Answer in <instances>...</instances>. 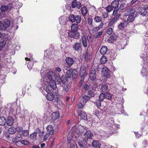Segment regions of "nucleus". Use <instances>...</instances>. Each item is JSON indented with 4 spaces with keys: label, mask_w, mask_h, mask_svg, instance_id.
I'll return each mask as SVG.
<instances>
[{
    "label": "nucleus",
    "mask_w": 148,
    "mask_h": 148,
    "mask_svg": "<svg viewBox=\"0 0 148 148\" xmlns=\"http://www.w3.org/2000/svg\"><path fill=\"white\" fill-rule=\"evenodd\" d=\"M107 60L106 57L105 56H102L100 59V62L102 64H104L106 62Z\"/></svg>",
    "instance_id": "46"
},
{
    "label": "nucleus",
    "mask_w": 148,
    "mask_h": 148,
    "mask_svg": "<svg viewBox=\"0 0 148 148\" xmlns=\"http://www.w3.org/2000/svg\"><path fill=\"white\" fill-rule=\"evenodd\" d=\"M21 144L24 145H27L29 143V142L28 140H22L21 141Z\"/></svg>",
    "instance_id": "61"
},
{
    "label": "nucleus",
    "mask_w": 148,
    "mask_h": 148,
    "mask_svg": "<svg viewBox=\"0 0 148 148\" xmlns=\"http://www.w3.org/2000/svg\"><path fill=\"white\" fill-rule=\"evenodd\" d=\"M70 148H77V146L74 140H72L71 143L68 144Z\"/></svg>",
    "instance_id": "36"
},
{
    "label": "nucleus",
    "mask_w": 148,
    "mask_h": 148,
    "mask_svg": "<svg viewBox=\"0 0 148 148\" xmlns=\"http://www.w3.org/2000/svg\"><path fill=\"white\" fill-rule=\"evenodd\" d=\"M46 97L48 100L51 101H53V100L57 101L58 100V94L56 92H54L53 93H48Z\"/></svg>",
    "instance_id": "2"
},
{
    "label": "nucleus",
    "mask_w": 148,
    "mask_h": 148,
    "mask_svg": "<svg viewBox=\"0 0 148 148\" xmlns=\"http://www.w3.org/2000/svg\"><path fill=\"white\" fill-rule=\"evenodd\" d=\"M87 10L86 7H84L82 8V13L83 15H85L87 13Z\"/></svg>",
    "instance_id": "44"
},
{
    "label": "nucleus",
    "mask_w": 148,
    "mask_h": 148,
    "mask_svg": "<svg viewBox=\"0 0 148 148\" xmlns=\"http://www.w3.org/2000/svg\"><path fill=\"white\" fill-rule=\"evenodd\" d=\"M100 29V27L99 26L94 28L92 29V32L93 34L96 33Z\"/></svg>",
    "instance_id": "50"
},
{
    "label": "nucleus",
    "mask_w": 148,
    "mask_h": 148,
    "mask_svg": "<svg viewBox=\"0 0 148 148\" xmlns=\"http://www.w3.org/2000/svg\"><path fill=\"white\" fill-rule=\"evenodd\" d=\"M106 9L107 11L108 12H110L113 9L112 6L110 5H108L106 8Z\"/></svg>",
    "instance_id": "53"
},
{
    "label": "nucleus",
    "mask_w": 148,
    "mask_h": 148,
    "mask_svg": "<svg viewBox=\"0 0 148 148\" xmlns=\"http://www.w3.org/2000/svg\"><path fill=\"white\" fill-rule=\"evenodd\" d=\"M86 66L84 65H82L80 67L79 71L80 76L81 77H83L86 74Z\"/></svg>",
    "instance_id": "10"
},
{
    "label": "nucleus",
    "mask_w": 148,
    "mask_h": 148,
    "mask_svg": "<svg viewBox=\"0 0 148 148\" xmlns=\"http://www.w3.org/2000/svg\"><path fill=\"white\" fill-rule=\"evenodd\" d=\"M71 73L73 79H75L77 76V71L75 69H74L71 71Z\"/></svg>",
    "instance_id": "39"
},
{
    "label": "nucleus",
    "mask_w": 148,
    "mask_h": 148,
    "mask_svg": "<svg viewBox=\"0 0 148 148\" xmlns=\"http://www.w3.org/2000/svg\"><path fill=\"white\" fill-rule=\"evenodd\" d=\"M8 110L10 112L15 113L16 110V106L15 104L9 103L8 105Z\"/></svg>",
    "instance_id": "7"
},
{
    "label": "nucleus",
    "mask_w": 148,
    "mask_h": 148,
    "mask_svg": "<svg viewBox=\"0 0 148 148\" xmlns=\"http://www.w3.org/2000/svg\"><path fill=\"white\" fill-rule=\"evenodd\" d=\"M47 78L49 79V81L53 80V78L54 77V74L52 71H49L47 73Z\"/></svg>",
    "instance_id": "15"
},
{
    "label": "nucleus",
    "mask_w": 148,
    "mask_h": 148,
    "mask_svg": "<svg viewBox=\"0 0 148 148\" xmlns=\"http://www.w3.org/2000/svg\"><path fill=\"white\" fill-rule=\"evenodd\" d=\"M101 73L103 76L108 77L110 75V70L107 67H105L102 69Z\"/></svg>",
    "instance_id": "8"
},
{
    "label": "nucleus",
    "mask_w": 148,
    "mask_h": 148,
    "mask_svg": "<svg viewBox=\"0 0 148 148\" xmlns=\"http://www.w3.org/2000/svg\"><path fill=\"white\" fill-rule=\"evenodd\" d=\"M73 50L75 51H78L81 49L82 46L80 43L76 42L72 46Z\"/></svg>",
    "instance_id": "9"
},
{
    "label": "nucleus",
    "mask_w": 148,
    "mask_h": 148,
    "mask_svg": "<svg viewBox=\"0 0 148 148\" xmlns=\"http://www.w3.org/2000/svg\"><path fill=\"white\" fill-rule=\"evenodd\" d=\"M72 140H74L73 138V134L71 132H69L67 136V141L68 144L71 143Z\"/></svg>",
    "instance_id": "34"
},
{
    "label": "nucleus",
    "mask_w": 148,
    "mask_h": 148,
    "mask_svg": "<svg viewBox=\"0 0 148 148\" xmlns=\"http://www.w3.org/2000/svg\"><path fill=\"white\" fill-rule=\"evenodd\" d=\"M117 37L116 35H112L108 39V42L109 43H113L114 41L116 40Z\"/></svg>",
    "instance_id": "28"
},
{
    "label": "nucleus",
    "mask_w": 148,
    "mask_h": 148,
    "mask_svg": "<svg viewBox=\"0 0 148 148\" xmlns=\"http://www.w3.org/2000/svg\"><path fill=\"white\" fill-rule=\"evenodd\" d=\"M81 39L83 47L85 48L86 47H87L88 43L86 36H82Z\"/></svg>",
    "instance_id": "17"
},
{
    "label": "nucleus",
    "mask_w": 148,
    "mask_h": 148,
    "mask_svg": "<svg viewBox=\"0 0 148 148\" xmlns=\"http://www.w3.org/2000/svg\"><path fill=\"white\" fill-rule=\"evenodd\" d=\"M22 139L21 136H16L13 138L12 139V142L14 143H17Z\"/></svg>",
    "instance_id": "31"
},
{
    "label": "nucleus",
    "mask_w": 148,
    "mask_h": 148,
    "mask_svg": "<svg viewBox=\"0 0 148 148\" xmlns=\"http://www.w3.org/2000/svg\"><path fill=\"white\" fill-rule=\"evenodd\" d=\"M60 115L59 112H53L52 114L51 118L52 120H55L58 119L60 117Z\"/></svg>",
    "instance_id": "20"
},
{
    "label": "nucleus",
    "mask_w": 148,
    "mask_h": 148,
    "mask_svg": "<svg viewBox=\"0 0 148 148\" xmlns=\"http://www.w3.org/2000/svg\"><path fill=\"white\" fill-rule=\"evenodd\" d=\"M92 146L95 148H99L101 144L98 141L94 140L92 143Z\"/></svg>",
    "instance_id": "23"
},
{
    "label": "nucleus",
    "mask_w": 148,
    "mask_h": 148,
    "mask_svg": "<svg viewBox=\"0 0 148 148\" xmlns=\"http://www.w3.org/2000/svg\"><path fill=\"white\" fill-rule=\"evenodd\" d=\"M88 95L90 96V97H89L90 98L93 97L95 95L94 92L91 90H88Z\"/></svg>",
    "instance_id": "51"
},
{
    "label": "nucleus",
    "mask_w": 148,
    "mask_h": 148,
    "mask_svg": "<svg viewBox=\"0 0 148 148\" xmlns=\"http://www.w3.org/2000/svg\"><path fill=\"white\" fill-rule=\"evenodd\" d=\"M126 7V4L125 3L121 4L120 6L119 9L121 10H123Z\"/></svg>",
    "instance_id": "49"
},
{
    "label": "nucleus",
    "mask_w": 148,
    "mask_h": 148,
    "mask_svg": "<svg viewBox=\"0 0 148 148\" xmlns=\"http://www.w3.org/2000/svg\"><path fill=\"white\" fill-rule=\"evenodd\" d=\"M17 131V127L15 128L13 127H11L9 128L8 130V132L10 134H14Z\"/></svg>",
    "instance_id": "26"
},
{
    "label": "nucleus",
    "mask_w": 148,
    "mask_h": 148,
    "mask_svg": "<svg viewBox=\"0 0 148 148\" xmlns=\"http://www.w3.org/2000/svg\"><path fill=\"white\" fill-rule=\"evenodd\" d=\"M10 23L9 20L6 19L4 20L3 25L5 28V30L10 26Z\"/></svg>",
    "instance_id": "27"
},
{
    "label": "nucleus",
    "mask_w": 148,
    "mask_h": 148,
    "mask_svg": "<svg viewBox=\"0 0 148 148\" xmlns=\"http://www.w3.org/2000/svg\"><path fill=\"white\" fill-rule=\"evenodd\" d=\"M106 95L107 99L109 100H110L111 99L112 96L111 95L108 93H105Z\"/></svg>",
    "instance_id": "64"
},
{
    "label": "nucleus",
    "mask_w": 148,
    "mask_h": 148,
    "mask_svg": "<svg viewBox=\"0 0 148 148\" xmlns=\"http://www.w3.org/2000/svg\"><path fill=\"white\" fill-rule=\"evenodd\" d=\"M4 27L3 24H2L1 21H0V30H5V28Z\"/></svg>",
    "instance_id": "58"
},
{
    "label": "nucleus",
    "mask_w": 148,
    "mask_h": 148,
    "mask_svg": "<svg viewBox=\"0 0 148 148\" xmlns=\"http://www.w3.org/2000/svg\"><path fill=\"white\" fill-rule=\"evenodd\" d=\"M113 31L112 28H108L107 30V33L109 35H110L112 34Z\"/></svg>",
    "instance_id": "62"
},
{
    "label": "nucleus",
    "mask_w": 148,
    "mask_h": 148,
    "mask_svg": "<svg viewBox=\"0 0 148 148\" xmlns=\"http://www.w3.org/2000/svg\"><path fill=\"white\" fill-rule=\"evenodd\" d=\"M59 19L60 23L62 25H65L67 21L66 17L64 16H61Z\"/></svg>",
    "instance_id": "18"
},
{
    "label": "nucleus",
    "mask_w": 148,
    "mask_h": 148,
    "mask_svg": "<svg viewBox=\"0 0 148 148\" xmlns=\"http://www.w3.org/2000/svg\"><path fill=\"white\" fill-rule=\"evenodd\" d=\"M108 89V86L106 85H102L101 89L103 92H106Z\"/></svg>",
    "instance_id": "48"
},
{
    "label": "nucleus",
    "mask_w": 148,
    "mask_h": 148,
    "mask_svg": "<svg viewBox=\"0 0 148 148\" xmlns=\"http://www.w3.org/2000/svg\"><path fill=\"white\" fill-rule=\"evenodd\" d=\"M72 7L73 8L77 7L78 9L81 7V3L80 2H77L76 0H74L72 3Z\"/></svg>",
    "instance_id": "12"
},
{
    "label": "nucleus",
    "mask_w": 148,
    "mask_h": 148,
    "mask_svg": "<svg viewBox=\"0 0 148 148\" xmlns=\"http://www.w3.org/2000/svg\"><path fill=\"white\" fill-rule=\"evenodd\" d=\"M71 70H68L66 73V76L67 78H69L71 76Z\"/></svg>",
    "instance_id": "40"
},
{
    "label": "nucleus",
    "mask_w": 148,
    "mask_h": 148,
    "mask_svg": "<svg viewBox=\"0 0 148 148\" xmlns=\"http://www.w3.org/2000/svg\"><path fill=\"white\" fill-rule=\"evenodd\" d=\"M6 122V120L5 117L3 116L0 117V125H4Z\"/></svg>",
    "instance_id": "33"
},
{
    "label": "nucleus",
    "mask_w": 148,
    "mask_h": 148,
    "mask_svg": "<svg viewBox=\"0 0 148 148\" xmlns=\"http://www.w3.org/2000/svg\"><path fill=\"white\" fill-rule=\"evenodd\" d=\"M119 1L118 0H114L111 3V6L113 9L119 8Z\"/></svg>",
    "instance_id": "19"
},
{
    "label": "nucleus",
    "mask_w": 148,
    "mask_h": 148,
    "mask_svg": "<svg viewBox=\"0 0 148 148\" xmlns=\"http://www.w3.org/2000/svg\"><path fill=\"white\" fill-rule=\"evenodd\" d=\"M69 20L70 21L73 23L75 22V16L73 14H71L70 15L69 17Z\"/></svg>",
    "instance_id": "42"
},
{
    "label": "nucleus",
    "mask_w": 148,
    "mask_h": 148,
    "mask_svg": "<svg viewBox=\"0 0 148 148\" xmlns=\"http://www.w3.org/2000/svg\"><path fill=\"white\" fill-rule=\"evenodd\" d=\"M78 115L80 116L81 118L84 120L87 119V116L86 114L84 112H82L81 110L79 111Z\"/></svg>",
    "instance_id": "13"
},
{
    "label": "nucleus",
    "mask_w": 148,
    "mask_h": 148,
    "mask_svg": "<svg viewBox=\"0 0 148 148\" xmlns=\"http://www.w3.org/2000/svg\"><path fill=\"white\" fill-rule=\"evenodd\" d=\"M113 15L114 16L118 12L119 10V8H114Z\"/></svg>",
    "instance_id": "59"
},
{
    "label": "nucleus",
    "mask_w": 148,
    "mask_h": 148,
    "mask_svg": "<svg viewBox=\"0 0 148 148\" xmlns=\"http://www.w3.org/2000/svg\"><path fill=\"white\" fill-rule=\"evenodd\" d=\"M6 42L5 41H0V48H2L4 47L6 44Z\"/></svg>",
    "instance_id": "60"
},
{
    "label": "nucleus",
    "mask_w": 148,
    "mask_h": 148,
    "mask_svg": "<svg viewBox=\"0 0 148 148\" xmlns=\"http://www.w3.org/2000/svg\"><path fill=\"white\" fill-rule=\"evenodd\" d=\"M97 76L96 72L94 68H92L89 74V78L91 80L94 81L96 78Z\"/></svg>",
    "instance_id": "5"
},
{
    "label": "nucleus",
    "mask_w": 148,
    "mask_h": 148,
    "mask_svg": "<svg viewBox=\"0 0 148 148\" xmlns=\"http://www.w3.org/2000/svg\"><path fill=\"white\" fill-rule=\"evenodd\" d=\"M101 101L99 99H97L95 101L94 103L98 108H99L101 106Z\"/></svg>",
    "instance_id": "43"
},
{
    "label": "nucleus",
    "mask_w": 148,
    "mask_h": 148,
    "mask_svg": "<svg viewBox=\"0 0 148 148\" xmlns=\"http://www.w3.org/2000/svg\"><path fill=\"white\" fill-rule=\"evenodd\" d=\"M50 83H51V87H52L54 89L56 87V84H55V82L53 80H51V81H49Z\"/></svg>",
    "instance_id": "55"
},
{
    "label": "nucleus",
    "mask_w": 148,
    "mask_h": 148,
    "mask_svg": "<svg viewBox=\"0 0 148 148\" xmlns=\"http://www.w3.org/2000/svg\"><path fill=\"white\" fill-rule=\"evenodd\" d=\"M61 80H62V82L63 84H65L66 82L67 81V79L65 77V76H62L61 78Z\"/></svg>",
    "instance_id": "57"
},
{
    "label": "nucleus",
    "mask_w": 148,
    "mask_h": 148,
    "mask_svg": "<svg viewBox=\"0 0 148 148\" xmlns=\"http://www.w3.org/2000/svg\"><path fill=\"white\" fill-rule=\"evenodd\" d=\"M90 98V97L86 95H84L81 99V102L82 103H83L84 105H85L88 99Z\"/></svg>",
    "instance_id": "24"
},
{
    "label": "nucleus",
    "mask_w": 148,
    "mask_h": 148,
    "mask_svg": "<svg viewBox=\"0 0 148 148\" xmlns=\"http://www.w3.org/2000/svg\"><path fill=\"white\" fill-rule=\"evenodd\" d=\"M47 133L50 135H52L54 132V130L53 126L51 125H49L47 127Z\"/></svg>",
    "instance_id": "14"
},
{
    "label": "nucleus",
    "mask_w": 148,
    "mask_h": 148,
    "mask_svg": "<svg viewBox=\"0 0 148 148\" xmlns=\"http://www.w3.org/2000/svg\"><path fill=\"white\" fill-rule=\"evenodd\" d=\"M51 82L50 83L49 85H48L46 88V91L48 93L51 92L53 90H54L52 87L51 86Z\"/></svg>",
    "instance_id": "35"
},
{
    "label": "nucleus",
    "mask_w": 148,
    "mask_h": 148,
    "mask_svg": "<svg viewBox=\"0 0 148 148\" xmlns=\"http://www.w3.org/2000/svg\"><path fill=\"white\" fill-rule=\"evenodd\" d=\"M71 31H77L78 29V26L77 24H73L71 26Z\"/></svg>",
    "instance_id": "30"
},
{
    "label": "nucleus",
    "mask_w": 148,
    "mask_h": 148,
    "mask_svg": "<svg viewBox=\"0 0 148 148\" xmlns=\"http://www.w3.org/2000/svg\"><path fill=\"white\" fill-rule=\"evenodd\" d=\"M75 138L81 148H86L85 146L87 144V142L82 136H75Z\"/></svg>",
    "instance_id": "1"
},
{
    "label": "nucleus",
    "mask_w": 148,
    "mask_h": 148,
    "mask_svg": "<svg viewBox=\"0 0 148 148\" xmlns=\"http://www.w3.org/2000/svg\"><path fill=\"white\" fill-rule=\"evenodd\" d=\"M116 124H113L112 125V126H111L110 127V129L111 130V131L110 132H109V133H114L113 131L112 130H114V129H116Z\"/></svg>",
    "instance_id": "47"
},
{
    "label": "nucleus",
    "mask_w": 148,
    "mask_h": 148,
    "mask_svg": "<svg viewBox=\"0 0 148 148\" xmlns=\"http://www.w3.org/2000/svg\"><path fill=\"white\" fill-rule=\"evenodd\" d=\"M50 134L48 133H47L45 134L43 138V140L44 141L46 140L49 136Z\"/></svg>",
    "instance_id": "63"
},
{
    "label": "nucleus",
    "mask_w": 148,
    "mask_h": 148,
    "mask_svg": "<svg viewBox=\"0 0 148 148\" xmlns=\"http://www.w3.org/2000/svg\"><path fill=\"white\" fill-rule=\"evenodd\" d=\"M84 135L86 138L88 139H91L93 136V134L91 131L87 130Z\"/></svg>",
    "instance_id": "16"
},
{
    "label": "nucleus",
    "mask_w": 148,
    "mask_h": 148,
    "mask_svg": "<svg viewBox=\"0 0 148 148\" xmlns=\"http://www.w3.org/2000/svg\"><path fill=\"white\" fill-rule=\"evenodd\" d=\"M8 9V7L6 5H2L0 8V10L2 12H5Z\"/></svg>",
    "instance_id": "41"
},
{
    "label": "nucleus",
    "mask_w": 148,
    "mask_h": 148,
    "mask_svg": "<svg viewBox=\"0 0 148 148\" xmlns=\"http://www.w3.org/2000/svg\"><path fill=\"white\" fill-rule=\"evenodd\" d=\"M101 17L99 16H96L94 18V20L97 22H99L101 21Z\"/></svg>",
    "instance_id": "52"
},
{
    "label": "nucleus",
    "mask_w": 148,
    "mask_h": 148,
    "mask_svg": "<svg viewBox=\"0 0 148 148\" xmlns=\"http://www.w3.org/2000/svg\"><path fill=\"white\" fill-rule=\"evenodd\" d=\"M138 13L142 16H144L147 13V12L146 10H145V9H144V8H142L139 10L138 12Z\"/></svg>",
    "instance_id": "32"
},
{
    "label": "nucleus",
    "mask_w": 148,
    "mask_h": 148,
    "mask_svg": "<svg viewBox=\"0 0 148 148\" xmlns=\"http://www.w3.org/2000/svg\"><path fill=\"white\" fill-rule=\"evenodd\" d=\"M87 23L90 25H92V20L91 17H89L87 20Z\"/></svg>",
    "instance_id": "56"
},
{
    "label": "nucleus",
    "mask_w": 148,
    "mask_h": 148,
    "mask_svg": "<svg viewBox=\"0 0 148 148\" xmlns=\"http://www.w3.org/2000/svg\"><path fill=\"white\" fill-rule=\"evenodd\" d=\"M85 61L86 62H87L88 61L90 58V56L88 51H86L85 54Z\"/></svg>",
    "instance_id": "37"
},
{
    "label": "nucleus",
    "mask_w": 148,
    "mask_h": 148,
    "mask_svg": "<svg viewBox=\"0 0 148 148\" xmlns=\"http://www.w3.org/2000/svg\"><path fill=\"white\" fill-rule=\"evenodd\" d=\"M37 135V132H34L30 135V137L32 139H34L36 137Z\"/></svg>",
    "instance_id": "54"
},
{
    "label": "nucleus",
    "mask_w": 148,
    "mask_h": 148,
    "mask_svg": "<svg viewBox=\"0 0 148 148\" xmlns=\"http://www.w3.org/2000/svg\"><path fill=\"white\" fill-rule=\"evenodd\" d=\"M75 22L77 23H80L81 21V17L79 15H77L75 17Z\"/></svg>",
    "instance_id": "45"
},
{
    "label": "nucleus",
    "mask_w": 148,
    "mask_h": 148,
    "mask_svg": "<svg viewBox=\"0 0 148 148\" xmlns=\"http://www.w3.org/2000/svg\"><path fill=\"white\" fill-rule=\"evenodd\" d=\"M14 122V119L12 117L9 116L8 117L6 120V124L8 126H11Z\"/></svg>",
    "instance_id": "11"
},
{
    "label": "nucleus",
    "mask_w": 148,
    "mask_h": 148,
    "mask_svg": "<svg viewBox=\"0 0 148 148\" xmlns=\"http://www.w3.org/2000/svg\"><path fill=\"white\" fill-rule=\"evenodd\" d=\"M106 96L105 93H101L99 95V99L101 101H103V100L106 98Z\"/></svg>",
    "instance_id": "38"
},
{
    "label": "nucleus",
    "mask_w": 148,
    "mask_h": 148,
    "mask_svg": "<svg viewBox=\"0 0 148 148\" xmlns=\"http://www.w3.org/2000/svg\"><path fill=\"white\" fill-rule=\"evenodd\" d=\"M68 35L69 36L72 37L76 39H78L80 36L79 33L77 31H70Z\"/></svg>",
    "instance_id": "6"
},
{
    "label": "nucleus",
    "mask_w": 148,
    "mask_h": 148,
    "mask_svg": "<svg viewBox=\"0 0 148 148\" xmlns=\"http://www.w3.org/2000/svg\"><path fill=\"white\" fill-rule=\"evenodd\" d=\"M135 17L136 14H132L129 15L127 19V22H132L134 19Z\"/></svg>",
    "instance_id": "22"
},
{
    "label": "nucleus",
    "mask_w": 148,
    "mask_h": 148,
    "mask_svg": "<svg viewBox=\"0 0 148 148\" xmlns=\"http://www.w3.org/2000/svg\"><path fill=\"white\" fill-rule=\"evenodd\" d=\"M17 133L20 136L27 137L29 135L28 130H23L20 127H17Z\"/></svg>",
    "instance_id": "4"
},
{
    "label": "nucleus",
    "mask_w": 148,
    "mask_h": 148,
    "mask_svg": "<svg viewBox=\"0 0 148 148\" xmlns=\"http://www.w3.org/2000/svg\"><path fill=\"white\" fill-rule=\"evenodd\" d=\"M107 51V47L106 46H103L101 48L100 53L102 55L106 54Z\"/></svg>",
    "instance_id": "25"
},
{
    "label": "nucleus",
    "mask_w": 148,
    "mask_h": 148,
    "mask_svg": "<svg viewBox=\"0 0 148 148\" xmlns=\"http://www.w3.org/2000/svg\"><path fill=\"white\" fill-rule=\"evenodd\" d=\"M87 130L86 127L82 126H79L77 128L76 135L75 136H82L84 135V133L86 132Z\"/></svg>",
    "instance_id": "3"
},
{
    "label": "nucleus",
    "mask_w": 148,
    "mask_h": 148,
    "mask_svg": "<svg viewBox=\"0 0 148 148\" xmlns=\"http://www.w3.org/2000/svg\"><path fill=\"white\" fill-rule=\"evenodd\" d=\"M49 72V70L42 71L41 70L40 71V74L41 76L44 79L46 78V77L47 76V73Z\"/></svg>",
    "instance_id": "29"
},
{
    "label": "nucleus",
    "mask_w": 148,
    "mask_h": 148,
    "mask_svg": "<svg viewBox=\"0 0 148 148\" xmlns=\"http://www.w3.org/2000/svg\"><path fill=\"white\" fill-rule=\"evenodd\" d=\"M67 64L69 66H71L73 64L74 61L73 59L70 57H67L66 59Z\"/></svg>",
    "instance_id": "21"
}]
</instances>
